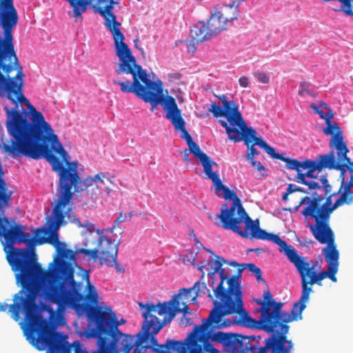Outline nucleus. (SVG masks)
Instances as JSON below:
<instances>
[{"label": "nucleus", "instance_id": "1", "mask_svg": "<svg viewBox=\"0 0 353 353\" xmlns=\"http://www.w3.org/2000/svg\"><path fill=\"white\" fill-rule=\"evenodd\" d=\"M56 253L48 270H44L32 258L28 249L12 248L6 259L21 289L14 295L9 312L14 321H18L20 312H24L28 325L25 334L38 350L42 351L50 345L51 351L55 353L59 350L69 353L70 347L61 343L60 336L50 331L49 323L38 313L36 303L39 296L43 298L49 295L54 300L66 301L70 292L77 294L74 270L70 262L76 260L79 248L72 250L64 243Z\"/></svg>", "mask_w": 353, "mask_h": 353}, {"label": "nucleus", "instance_id": "2", "mask_svg": "<svg viewBox=\"0 0 353 353\" xmlns=\"http://www.w3.org/2000/svg\"><path fill=\"white\" fill-rule=\"evenodd\" d=\"M6 114V126L12 137L9 144H4V150L14 157L21 155L39 159L44 157L54 172L65 169L59 159L50 150L47 142L51 143V149L59 154L67 167H70V157L63 147L51 125L46 121L43 114L32 105L28 110L21 108H3Z\"/></svg>", "mask_w": 353, "mask_h": 353}, {"label": "nucleus", "instance_id": "3", "mask_svg": "<svg viewBox=\"0 0 353 353\" xmlns=\"http://www.w3.org/2000/svg\"><path fill=\"white\" fill-rule=\"evenodd\" d=\"M78 162L73 161L70 167H67L57 172L59 175V181L57 190V200L53 208L54 220L50 222V228L52 230L48 237H37L35 239L30 237L28 232L23 231V227L17 224L14 221H10L6 216V210L10 207L12 192L7 185V190L10 196L7 202L0 204V239L3 238L6 243L12 245L18 243H25L29 246L34 244L41 245L48 243L53 245L57 250L64 243L59 239L57 230L62 225L65 224V217H70L72 209L68 207L72 199L74 192L78 191L81 180L77 173Z\"/></svg>", "mask_w": 353, "mask_h": 353}, {"label": "nucleus", "instance_id": "4", "mask_svg": "<svg viewBox=\"0 0 353 353\" xmlns=\"http://www.w3.org/2000/svg\"><path fill=\"white\" fill-rule=\"evenodd\" d=\"M114 85H120L123 93H134L136 96L152 105V110L158 105H161L166 112L165 118L173 125L176 131L181 132V138L188 145L189 150L195 154L201 150L198 144L193 141L190 134L185 129V122L181 115L175 99L172 96L165 97L163 93L162 82L152 81L148 77L146 72H141L138 78H134L132 83L130 81L113 79Z\"/></svg>", "mask_w": 353, "mask_h": 353}, {"label": "nucleus", "instance_id": "5", "mask_svg": "<svg viewBox=\"0 0 353 353\" xmlns=\"http://www.w3.org/2000/svg\"><path fill=\"white\" fill-rule=\"evenodd\" d=\"M221 185L216 184L217 190H223V197L226 200H232L230 208L226 203L221 205L220 214L212 216L208 214V218L217 226L225 230H230L239 236L251 239L267 240L272 233L261 229L259 219L253 221L245 212L241 201L236 194L225 187L221 181Z\"/></svg>", "mask_w": 353, "mask_h": 353}, {"label": "nucleus", "instance_id": "6", "mask_svg": "<svg viewBox=\"0 0 353 353\" xmlns=\"http://www.w3.org/2000/svg\"><path fill=\"white\" fill-rule=\"evenodd\" d=\"M108 0H92L88 4L94 13L99 14L103 18V24L112 37L114 43V52L119 61L115 68L116 74L121 78L123 74H132L133 80L139 77L141 72H145L136 61L128 45L124 42L125 36L121 30V23L117 21L113 13L114 6L107 3Z\"/></svg>", "mask_w": 353, "mask_h": 353}, {"label": "nucleus", "instance_id": "7", "mask_svg": "<svg viewBox=\"0 0 353 353\" xmlns=\"http://www.w3.org/2000/svg\"><path fill=\"white\" fill-rule=\"evenodd\" d=\"M141 310H145L142 316L144 318V322L142 327L143 335L141 333L137 334L138 339H135L134 336L130 335L136 342L127 353H145V347L142 345L144 341L149 339L152 343V347H149L156 353H168L167 350H171L176 353H186L187 344L171 339H168L165 344L159 345L157 339L153 334H157L166 323L161 322L160 320L152 312H157V307L153 303L143 304L139 303Z\"/></svg>", "mask_w": 353, "mask_h": 353}, {"label": "nucleus", "instance_id": "8", "mask_svg": "<svg viewBox=\"0 0 353 353\" xmlns=\"http://www.w3.org/2000/svg\"><path fill=\"white\" fill-rule=\"evenodd\" d=\"M267 240L279 245V251L283 252L289 261L294 264L301 277V301L308 302L310 294L312 292V285L316 284L321 286L323 285L324 271L318 272L315 270L318 261L311 265L305 257L298 255L294 248L281 239L277 234H272Z\"/></svg>", "mask_w": 353, "mask_h": 353}, {"label": "nucleus", "instance_id": "9", "mask_svg": "<svg viewBox=\"0 0 353 353\" xmlns=\"http://www.w3.org/2000/svg\"><path fill=\"white\" fill-rule=\"evenodd\" d=\"M119 243V241L115 243V241L101 235L98 239L97 248L92 250L79 248V254H83L87 256L88 260L96 261L99 259L100 265L114 267L117 272L123 273L125 272V268L117 261Z\"/></svg>", "mask_w": 353, "mask_h": 353}, {"label": "nucleus", "instance_id": "10", "mask_svg": "<svg viewBox=\"0 0 353 353\" xmlns=\"http://www.w3.org/2000/svg\"><path fill=\"white\" fill-rule=\"evenodd\" d=\"M243 270L244 268H239L236 274L227 279L228 288L225 289L223 285V292H221L220 296L213 300L214 306L224 303L226 307L225 313L237 312L242 304L243 296L239 279Z\"/></svg>", "mask_w": 353, "mask_h": 353}, {"label": "nucleus", "instance_id": "11", "mask_svg": "<svg viewBox=\"0 0 353 353\" xmlns=\"http://www.w3.org/2000/svg\"><path fill=\"white\" fill-rule=\"evenodd\" d=\"M327 168L326 154L319 155L316 161L305 159L303 161L298 162V165L294 169L296 171L295 181L301 184L307 185L309 190L321 189L319 181H316V176H314L315 171L321 172L323 169Z\"/></svg>", "mask_w": 353, "mask_h": 353}, {"label": "nucleus", "instance_id": "12", "mask_svg": "<svg viewBox=\"0 0 353 353\" xmlns=\"http://www.w3.org/2000/svg\"><path fill=\"white\" fill-rule=\"evenodd\" d=\"M19 21L14 0H0V43L14 41L12 31Z\"/></svg>", "mask_w": 353, "mask_h": 353}, {"label": "nucleus", "instance_id": "13", "mask_svg": "<svg viewBox=\"0 0 353 353\" xmlns=\"http://www.w3.org/2000/svg\"><path fill=\"white\" fill-rule=\"evenodd\" d=\"M219 122L225 128L229 139L234 142L243 140L247 146L254 144V145H259L261 148L266 145L261 138L256 137V130L252 127H248L243 119L238 122L234 127L230 126L224 120H220Z\"/></svg>", "mask_w": 353, "mask_h": 353}, {"label": "nucleus", "instance_id": "14", "mask_svg": "<svg viewBox=\"0 0 353 353\" xmlns=\"http://www.w3.org/2000/svg\"><path fill=\"white\" fill-rule=\"evenodd\" d=\"M336 195H337L336 192L330 194L323 203L321 202L324 197L321 195L314 194L312 198L305 196L302 198L299 205L295 209L297 210L301 205L307 203V206L302 210V212L330 218L332 213L336 210V207H334V203H332V197Z\"/></svg>", "mask_w": 353, "mask_h": 353}, {"label": "nucleus", "instance_id": "15", "mask_svg": "<svg viewBox=\"0 0 353 353\" xmlns=\"http://www.w3.org/2000/svg\"><path fill=\"white\" fill-rule=\"evenodd\" d=\"M301 213L305 217H311L314 219L315 223L314 225L309 224L307 226L318 242L328 245L334 243V234L330 225V217H323L302 212Z\"/></svg>", "mask_w": 353, "mask_h": 353}, {"label": "nucleus", "instance_id": "16", "mask_svg": "<svg viewBox=\"0 0 353 353\" xmlns=\"http://www.w3.org/2000/svg\"><path fill=\"white\" fill-rule=\"evenodd\" d=\"M223 103V108L218 106L216 102H212L209 108L216 118L224 117L227 119L228 124L231 127L241 121L243 118L241 113L239 111V107L233 100L228 101L227 97L224 94L219 97Z\"/></svg>", "mask_w": 353, "mask_h": 353}, {"label": "nucleus", "instance_id": "17", "mask_svg": "<svg viewBox=\"0 0 353 353\" xmlns=\"http://www.w3.org/2000/svg\"><path fill=\"white\" fill-rule=\"evenodd\" d=\"M262 306L261 318L259 320L261 327L267 332H274L278 328V315L281 312L283 303L272 302L265 304L261 299L256 301Z\"/></svg>", "mask_w": 353, "mask_h": 353}, {"label": "nucleus", "instance_id": "18", "mask_svg": "<svg viewBox=\"0 0 353 353\" xmlns=\"http://www.w3.org/2000/svg\"><path fill=\"white\" fill-rule=\"evenodd\" d=\"M212 340L231 346L235 350H239L242 353H254L256 350L255 345L245 342L248 337L239 334L218 332L213 334Z\"/></svg>", "mask_w": 353, "mask_h": 353}, {"label": "nucleus", "instance_id": "19", "mask_svg": "<svg viewBox=\"0 0 353 353\" xmlns=\"http://www.w3.org/2000/svg\"><path fill=\"white\" fill-rule=\"evenodd\" d=\"M284 332L281 335H273L265 340V345L261 347L256 353H290L294 344L287 339L288 327L283 326Z\"/></svg>", "mask_w": 353, "mask_h": 353}, {"label": "nucleus", "instance_id": "20", "mask_svg": "<svg viewBox=\"0 0 353 353\" xmlns=\"http://www.w3.org/2000/svg\"><path fill=\"white\" fill-rule=\"evenodd\" d=\"M326 128L323 129V132L326 135H332V137L329 143L330 148L336 150V155L340 160H346L347 162L350 158L347 157V154L349 150L346 143L343 141V132L337 123H329L326 124Z\"/></svg>", "mask_w": 353, "mask_h": 353}, {"label": "nucleus", "instance_id": "21", "mask_svg": "<svg viewBox=\"0 0 353 353\" xmlns=\"http://www.w3.org/2000/svg\"><path fill=\"white\" fill-rule=\"evenodd\" d=\"M306 301H301V297H300L299 300L293 304V307L291 310L290 313L288 312H281L278 315V328L277 331L274 332H272V334L269 336H272L273 335H281L283 333L284 330L283 329V326L285 325L290 328L289 325L286 323L296 321L298 319H302V312L306 307ZM289 331V329H288ZM288 332H287V334Z\"/></svg>", "mask_w": 353, "mask_h": 353}, {"label": "nucleus", "instance_id": "22", "mask_svg": "<svg viewBox=\"0 0 353 353\" xmlns=\"http://www.w3.org/2000/svg\"><path fill=\"white\" fill-rule=\"evenodd\" d=\"M155 306L158 314L164 316V323L170 322L178 312H183V315H186L189 312V308L186 303L181 302L176 298H173L169 302L159 303Z\"/></svg>", "mask_w": 353, "mask_h": 353}, {"label": "nucleus", "instance_id": "23", "mask_svg": "<svg viewBox=\"0 0 353 353\" xmlns=\"http://www.w3.org/2000/svg\"><path fill=\"white\" fill-rule=\"evenodd\" d=\"M243 302L242 301V304L241 307H239V309L237 312H232V313H225L226 310V307L224 305V303L223 305H217L216 306H214L213 309L210 313V315L208 318L205 320H204L203 323H206L208 325V327L210 325L211 323H218L221 318L233 314H238L241 316L242 320L248 325L250 326V323L254 322V320L250 317L249 315V313L245 311L243 308Z\"/></svg>", "mask_w": 353, "mask_h": 353}, {"label": "nucleus", "instance_id": "24", "mask_svg": "<svg viewBox=\"0 0 353 353\" xmlns=\"http://www.w3.org/2000/svg\"><path fill=\"white\" fill-rule=\"evenodd\" d=\"M201 163L203 167V172L206 175L207 179H210L214 185L218 184L221 185V179L219 176L217 172L212 171L213 166L218 167V164L212 161L210 157H208L202 150H200L195 154H194Z\"/></svg>", "mask_w": 353, "mask_h": 353}, {"label": "nucleus", "instance_id": "25", "mask_svg": "<svg viewBox=\"0 0 353 353\" xmlns=\"http://www.w3.org/2000/svg\"><path fill=\"white\" fill-rule=\"evenodd\" d=\"M208 28L210 34L213 37L216 36L221 32L225 30L228 28V23L222 18L219 14V10L214 8L211 12V15L208 21Z\"/></svg>", "mask_w": 353, "mask_h": 353}, {"label": "nucleus", "instance_id": "26", "mask_svg": "<svg viewBox=\"0 0 353 353\" xmlns=\"http://www.w3.org/2000/svg\"><path fill=\"white\" fill-rule=\"evenodd\" d=\"M336 161L334 151H330L329 153L326 154L327 168L339 170L341 172L340 177L341 178V181H345V174L347 169L348 170V168L352 162H351L350 160L349 162L346 160H340L338 157Z\"/></svg>", "mask_w": 353, "mask_h": 353}, {"label": "nucleus", "instance_id": "27", "mask_svg": "<svg viewBox=\"0 0 353 353\" xmlns=\"http://www.w3.org/2000/svg\"><path fill=\"white\" fill-rule=\"evenodd\" d=\"M210 33L208 23L199 21L192 28L190 37L193 39L194 43L199 44L205 40L214 37Z\"/></svg>", "mask_w": 353, "mask_h": 353}, {"label": "nucleus", "instance_id": "28", "mask_svg": "<svg viewBox=\"0 0 353 353\" xmlns=\"http://www.w3.org/2000/svg\"><path fill=\"white\" fill-rule=\"evenodd\" d=\"M204 289H207L205 284L198 281L194 283L192 288L180 290L179 293L173 298L179 299L181 302H185L190 299L194 301L199 295V292Z\"/></svg>", "mask_w": 353, "mask_h": 353}, {"label": "nucleus", "instance_id": "29", "mask_svg": "<svg viewBox=\"0 0 353 353\" xmlns=\"http://www.w3.org/2000/svg\"><path fill=\"white\" fill-rule=\"evenodd\" d=\"M239 13L238 0L233 1L232 4L224 6L219 10V14L222 18L228 23L237 19Z\"/></svg>", "mask_w": 353, "mask_h": 353}, {"label": "nucleus", "instance_id": "30", "mask_svg": "<svg viewBox=\"0 0 353 353\" xmlns=\"http://www.w3.org/2000/svg\"><path fill=\"white\" fill-rule=\"evenodd\" d=\"M325 261L328 264V267H333L339 268V252L337 250L336 245L332 244L324 248Z\"/></svg>", "mask_w": 353, "mask_h": 353}, {"label": "nucleus", "instance_id": "31", "mask_svg": "<svg viewBox=\"0 0 353 353\" xmlns=\"http://www.w3.org/2000/svg\"><path fill=\"white\" fill-rule=\"evenodd\" d=\"M98 185L99 193L104 191L109 194L112 190L113 183L110 177L103 172H99L94 175Z\"/></svg>", "mask_w": 353, "mask_h": 353}, {"label": "nucleus", "instance_id": "32", "mask_svg": "<svg viewBox=\"0 0 353 353\" xmlns=\"http://www.w3.org/2000/svg\"><path fill=\"white\" fill-rule=\"evenodd\" d=\"M68 2L73 11V17L79 18L81 17L88 8V4L90 3L92 0H65Z\"/></svg>", "mask_w": 353, "mask_h": 353}, {"label": "nucleus", "instance_id": "33", "mask_svg": "<svg viewBox=\"0 0 353 353\" xmlns=\"http://www.w3.org/2000/svg\"><path fill=\"white\" fill-rule=\"evenodd\" d=\"M227 261L220 256H216L214 261H209L208 264L211 266L210 271L208 273V277L211 280V285L213 288L216 282L215 276L217 272L223 266L224 263H226Z\"/></svg>", "mask_w": 353, "mask_h": 353}, {"label": "nucleus", "instance_id": "34", "mask_svg": "<svg viewBox=\"0 0 353 353\" xmlns=\"http://www.w3.org/2000/svg\"><path fill=\"white\" fill-rule=\"evenodd\" d=\"M85 191L91 198H96L100 194L95 176H88L84 179Z\"/></svg>", "mask_w": 353, "mask_h": 353}, {"label": "nucleus", "instance_id": "35", "mask_svg": "<svg viewBox=\"0 0 353 353\" xmlns=\"http://www.w3.org/2000/svg\"><path fill=\"white\" fill-rule=\"evenodd\" d=\"M217 273L219 274L221 281L216 288H212L214 291V295L215 297H218L219 296H220V293L221 292H223V285L228 279V273L222 267L217 272Z\"/></svg>", "mask_w": 353, "mask_h": 353}, {"label": "nucleus", "instance_id": "36", "mask_svg": "<svg viewBox=\"0 0 353 353\" xmlns=\"http://www.w3.org/2000/svg\"><path fill=\"white\" fill-rule=\"evenodd\" d=\"M339 197L334 203V206L336 207V209L343 205H350L353 201V195H349L346 193L341 192Z\"/></svg>", "mask_w": 353, "mask_h": 353}, {"label": "nucleus", "instance_id": "37", "mask_svg": "<svg viewBox=\"0 0 353 353\" xmlns=\"http://www.w3.org/2000/svg\"><path fill=\"white\" fill-rule=\"evenodd\" d=\"M274 159L285 162L286 168L289 170H294L298 165L299 161L297 159L285 157L283 154L277 153Z\"/></svg>", "mask_w": 353, "mask_h": 353}, {"label": "nucleus", "instance_id": "38", "mask_svg": "<svg viewBox=\"0 0 353 353\" xmlns=\"http://www.w3.org/2000/svg\"><path fill=\"white\" fill-rule=\"evenodd\" d=\"M311 84L309 82L303 81L300 83V90L298 92V94L301 97L305 95H310L314 97V91L311 89Z\"/></svg>", "mask_w": 353, "mask_h": 353}, {"label": "nucleus", "instance_id": "39", "mask_svg": "<svg viewBox=\"0 0 353 353\" xmlns=\"http://www.w3.org/2000/svg\"><path fill=\"white\" fill-rule=\"evenodd\" d=\"M242 268H248V270L254 274L256 280L258 281H263L262 278V272L259 268L255 265L254 263H246L243 264Z\"/></svg>", "mask_w": 353, "mask_h": 353}, {"label": "nucleus", "instance_id": "40", "mask_svg": "<svg viewBox=\"0 0 353 353\" xmlns=\"http://www.w3.org/2000/svg\"><path fill=\"white\" fill-rule=\"evenodd\" d=\"M338 269L339 268L333 267H328L327 270L324 271L323 280L326 278H329L332 281L336 282L337 278L336 276V274L338 272Z\"/></svg>", "mask_w": 353, "mask_h": 353}, {"label": "nucleus", "instance_id": "41", "mask_svg": "<svg viewBox=\"0 0 353 353\" xmlns=\"http://www.w3.org/2000/svg\"><path fill=\"white\" fill-rule=\"evenodd\" d=\"M254 75L262 83H268L270 81L269 77L264 72L258 71L254 72Z\"/></svg>", "mask_w": 353, "mask_h": 353}, {"label": "nucleus", "instance_id": "42", "mask_svg": "<svg viewBox=\"0 0 353 353\" xmlns=\"http://www.w3.org/2000/svg\"><path fill=\"white\" fill-rule=\"evenodd\" d=\"M249 150V153L247 154V160L248 161L254 159V156H257L259 154V152L254 147V144H250V146H248Z\"/></svg>", "mask_w": 353, "mask_h": 353}, {"label": "nucleus", "instance_id": "43", "mask_svg": "<svg viewBox=\"0 0 353 353\" xmlns=\"http://www.w3.org/2000/svg\"><path fill=\"white\" fill-rule=\"evenodd\" d=\"M319 180L321 181V183H319L320 185H321V188H323L327 194L330 193L331 191L332 187L330 184H328V181H327L326 176H321Z\"/></svg>", "mask_w": 353, "mask_h": 353}, {"label": "nucleus", "instance_id": "44", "mask_svg": "<svg viewBox=\"0 0 353 353\" xmlns=\"http://www.w3.org/2000/svg\"><path fill=\"white\" fill-rule=\"evenodd\" d=\"M127 219V215L125 214H123L122 212L120 213L119 216L117 218V219L114 221V224H113V226H112V230H117V228L119 229H121L119 227V224L120 223H123L124 221H125V220Z\"/></svg>", "mask_w": 353, "mask_h": 353}, {"label": "nucleus", "instance_id": "45", "mask_svg": "<svg viewBox=\"0 0 353 353\" xmlns=\"http://www.w3.org/2000/svg\"><path fill=\"white\" fill-rule=\"evenodd\" d=\"M351 189H352L351 188H350L345 185V181H341V186H340L339 190L336 192V194H340L341 192H343V193H346L347 194H349V195H352Z\"/></svg>", "mask_w": 353, "mask_h": 353}, {"label": "nucleus", "instance_id": "46", "mask_svg": "<svg viewBox=\"0 0 353 353\" xmlns=\"http://www.w3.org/2000/svg\"><path fill=\"white\" fill-rule=\"evenodd\" d=\"M265 150V152L273 159H274V157L277 154L275 151V149L268 144L266 143V145L263 148Z\"/></svg>", "mask_w": 353, "mask_h": 353}, {"label": "nucleus", "instance_id": "47", "mask_svg": "<svg viewBox=\"0 0 353 353\" xmlns=\"http://www.w3.org/2000/svg\"><path fill=\"white\" fill-rule=\"evenodd\" d=\"M180 323H181V325L185 327L187 325H192L193 323V322H192L191 318L188 317L186 315H183L181 319Z\"/></svg>", "mask_w": 353, "mask_h": 353}, {"label": "nucleus", "instance_id": "48", "mask_svg": "<svg viewBox=\"0 0 353 353\" xmlns=\"http://www.w3.org/2000/svg\"><path fill=\"white\" fill-rule=\"evenodd\" d=\"M263 299H264V301L265 302V304H270L272 303V301H274V300H272V294L270 292V290H267L264 292L263 294Z\"/></svg>", "mask_w": 353, "mask_h": 353}, {"label": "nucleus", "instance_id": "49", "mask_svg": "<svg viewBox=\"0 0 353 353\" xmlns=\"http://www.w3.org/2000/svg\"><path fill=\"white\" fill-rule=\"evenodd\" d=\"M333 113L331 110L329 109V112H325L323 119L325 121L326 124H329V123H331V119L333 118Z\"/></svg>", "mask_w": 353, "mask_h": 353}, {"label": "nucleus", "instance_id": "50", "mask_svg": "<svg viewBox=\"0 0 353 353\" xmlns=\"http://www.w3.org/2000/svg\"><path fill=\"white\" fill-rule=\"evenodd\" d=\"M239 82V85L243 88H248L249 86V79L245 76L240 77Z\"/></svg>", "mask_w": 353, "mask_h": 353}, {"label": "nucleus", "instance_id": "51", "mask_svg": "<svg viewBox=\"0 0 353 353\" xmlns=\"http://www.w3.org/2000/svg\"><path fill=\"white\" fill-rule=\"evenodd\" d=\"M348 170L352 174L350 179L348 182L345 183V185L348 187L351 188L353 186V162L350 164V166L348 168Z\"/></svg>", "mask_w": 353, "mask_h": 353}, {"label": "nucleus", "instance_id": "52", "mask_svg": "<svg viewBox=\"0 0 353 353\" xmlns=\"http://www.w3.org/2000/svg\"><path fill=\"white\" fill-rule=\"evenodd\" d=\"M251 164L255 167L259 171L265 170L264 166L259 161H256L254 159H252V161H250Z\"/></svg>", "mask_w": 353, "mask_h": 353}, {"label": "nucleus", "instance_id": "53", "mask_svg": "<svg viewBox=\"0 0 353 353\" xmlns=\"http://www.w3.org/2000/svg\"><path fill=\"white\" fill-rule=\"evenodd\" d=\"M195 44H197L196 43H194L193 39H192L191 41L188 44V50L190 52H194L195 51Z\"/></svg>", "mask_w": 353, "mask_h": 353}, {"label": "nucleus", "instance_id": "54", "mask_svg": "<svg viewBox=\"0 0 353 353\" xmlns=\"http://www.w3.org/2000/svg\"><path fill=\"white\" fill-rule=\"evenodd\" d=\"M312 108L314 109V112L318 114L320 116V117L323 119L325 112L314 105H312Z\"/></svg>", "mask_w": 353, "mask_h": 353}, {"label": "nucleus", "instance_id": "55", "mask_svg": "<svg viewBox=\"0 0 353 353\" xmlns=\"http://www.w3.org/2000/svg\"><path fill=\"white\" fill-rule=\"evenodd\" d=\"M169 77L172 80H179L181 78V74L180 73H172L169 74Z\"/></svg>", "mask_w": 353, "mask_h": 353}, {"label": "nucleus", "instance_id": "56", "mask_svg": "<svg viewBox=\"0 0 353 353\" xmlns=\"http://www.w3.org/2000/svg\"><path fill=\"white\" fill-rule=\"evenodd\" d=\"M286 192H287V194H290L296 192V190H295V185L294 184H292V183L289 184L288 185Z\"/></svg>", "mask_w": 353, "mask_h": 353}, {"label": "nucleus", "instance_id": "57", "mask_svg": "<svg viewBox=\"0 0 353 353\" xmlns=\"http://www.w3.org/2000/svg\"><path fill=\"white\" fill-rule=\"evenodd\" d=\"M189 152H190V151L189 150V149H185L184 151H183V160L185 162H188L189 161Z\"/></svg>", "mask_w": 353, "mask_h": 353}, {"label": "nucleus", "instance_id": "58", "mask_svg": "<svg viewBox=\"0 0 353 353\" xmlns=\"http://www.w3.org/2000/svg\"><path fill=\"white\" fill-rule=\"evenodd\" d=\"M8 304L0 302V312H5L8 308Z\"/></svg>", "mask_w": 353, "mask_h": 353}, {"label": "nucleus", "instance_id": "59", "mask_svg": "<svg viewBox=\"0 0 353 353\" xmlns=\"http://www.w3.org/2000/svg\"><path fill=\"white\" fill-rule=\"evenodd\" d=\"M295 190L296 192H303V193H307V191H305L303 188L301 187H296L295 185Z\"/></svg>", "mask_w": 353, "mask_h": 353}, {"label": "nucleus", "instance_id": "60", "mask_svg": "<svg viewBox=\"0 0 353 353\" xmlns=\"http://www.w3.org/2000/svg\"><path fill=\"white\" fill-rule=\"evenodd\" d=\"M261 248H255V249H250L248 250V252H256L257 254L260 253L261 252Z\"/></svg>", "mask_w": 353, "mask_h": 353}, {"label": "nucleus", "instance_id": "61", "mask_svg": "<svg viewBox=\"0 0 353 353\" xmlns=\"http://www.w3.org/2000/svg\"><path fill=\"white\" fill-rule=\"evenodd\" d=\"M108 3L111 4L112 6H114V5L119 4V1H115V0H108L107 3Z\"/></svg>", "mask_w": 353, "mask_h": 353}, {"label": "nucleus", "instance_id": "62", "mask_svg": "<svg viewBox=\"0 0 353 353\" xmlns=\"http://www.w3.org/2000/svg\"><path fill=\"white\" fill-rule=\"evenodd\" d=\"M228 264L230 265V266H232V267H237L239 266V264L237 262L234 261H230L228 263Z\"/></svg>", "mask_w": 353, "mask_h": 353}, {"label": "nucleus", "instance_id": "63", "mask_svg": "<svg viewBox=\"0 0 353 353\" xmlns=\"http://www.w3.org/2000/svg\"><path fill=\"white\" fill-rule=\"evenodd\" d=\"M40 232H45V233H47V232H48V231H47L46 230L43 229V228H39V229H37V231H36V234H37V235L39 233H40Z\"/></svg>", "mask_w": 353, "mask_h": 353}, {"label": "nucleus", "instance_id": "64", "mask_svg": "<svg viewBox=\"0 0 353 353\" xmlns=\"http://www.w3.org/2000/svg\"><path fill=\"white\" fill-rule=\"evenodd\" d=\"M288 195L289 194H287V192H285V193H284L282 196L283 201H286L288 199Z\"/></svg>", "mask_w": 353, "mask_h": 353}]
</instances>
